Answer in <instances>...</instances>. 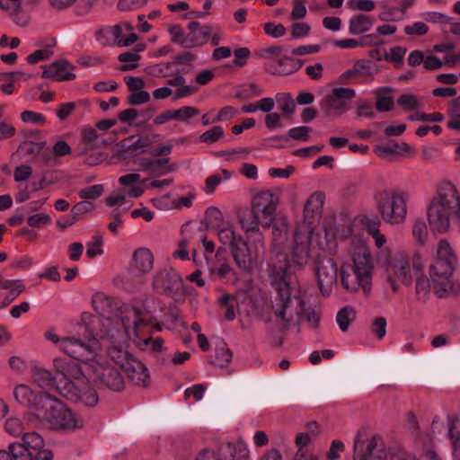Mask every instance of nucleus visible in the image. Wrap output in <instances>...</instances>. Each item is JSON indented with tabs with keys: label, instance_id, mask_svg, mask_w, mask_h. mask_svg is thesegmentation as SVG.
I'll return each instance as SVG.
<instances>
[{
	"label": "nucleus",
	"instance_id": "nucleus-4",
	"mask_svg": "<svg viewBox=\"0 0 460 460\" xmlns=\"http://www.w3.org/2000/svg\"><path fill=\"white\" fill-rule=\"evenodd\" d=\"M457 257L446 239L438 243L434 262L429 266L433 292L438 298H445L456 292L453 274Z\"/></svg>",
	"mask_w": 460,
	"mask_h": 460
},
{
	"label": "nucleus",
	"instance_id": "nucleus-57",
	"mask_svg": "<svg viewBox=\"0 0 460 460\" xmlns=\"http://www.w3.org/2000/svg\"><path fill=\"white\" fill-rule=\"evenodd\" d=\"M53 453L49 449H40L34 452H28L26 455L20 456L15 460H53Z\"/></svg>",
	"mask_w": 460,
	"mask_h": 460
},
{
	"label": "nucleus",
	"instance_id": "nucleus-14",
	"mask_svg": "<svg viewBox=\"0 0 460 460\" xmlns=\"http://www.w3.org/2000/svg\"><path fill=\"white\" fill-rule=\"evenodd\" d=\"M95 358L96 356L92 360H81L90 365L95 382L109 390L114 392L122 391L125 387V382L120 372L114 367L95 361Z\"/></svg>",
	"mask_w": 460,
	"mask_h": 460
},
{
	"label": "nucleus",
	"instance_id": "nucleus-31",
	"mask_svg": "<svg viewBox=\"0 0 460 460\" xmlns=\"http://www.w3.org/2000/svg\"><path fill=\"white\" fill-rule=\"evenodd\" d=\"M375 20L366 14H358L352 16L349 21V32L351 35H358L368 31Z\"/></svg>",
	"mask_w": 460,
	"mask_h": 460
},
{
	"label": "nucleus",
	"instance_id": "nucleus-54",
	"mask_svg": "<svg viewBox=\"0 0 460 460\" xmlns=\"http://www.w3.org/2000/svg\"><path fill=\"white\" fill-rule=\"evenodd\" d=\"M3 289L9 290L14 298L24 290V285L19 280L4 279L0 276V291Z\"/></svg>",
	"mask_w": 460,
	"mask_h": 460
},
{
	"label": "nucleus",
	"instance_id": "nucleus-17",
	"mask_svg": "<svg viewBox=\"0 0 460 460\" xmlns=\"http://www.w3.org/2000/svg\"><path fill=\"white\" fill-rule=\"evenodd\" d=\"M62 394L68 400L83 403L88 407H94L99 402L97 392L90 385L86 377L83 384L66 383L63 386Z\"/></svg>",
	"mask_w": 460,
	"mask_h": 460
},
{
	"label": "nucleus",
	"instance_id": "nucleus-30",
	"mask_svg": "<svg viewBox=\"0 0 460 460\" xmlns=\"http://www.w3.org/2000/svg\"><path fill=\"white\" fill-rule=\"evenodd\" d=\"M72 153L71 146L64 140H58L51 150H46L41 154V160L47 166H56L58 164V157L65 156Z\"/></svg>",
	"mask_w": 460,
	"mask_h": 460
},
{
	"label": "nucleus",
	"instance_id": "nucleus-52",
	"mask_svg": "<svg viewBox=\"0 0 460 460\" xmlns=\"http://www.w3.org/2000/svg\"><path fill=\"white\" fill-rule=\"evenodd\" d=\"M205 215L208 225H210L214 229H217L218 226L226 224V222L224 221L223 214L216 207L208 208Z\"/></svg>",
	"mask_w": 460,
	"mask_h": 460
},
{
	"label": "nucleus",
	"instance_id": "nucleus-16",
	"mask_svg": "<svg viewBox=\"0 0 460 460\" xmlns=\"http://www.w3.org/2000/svg\"><path fill=\"white\" fill-rule=\"evenodd\" d=\"M40 0H0V7L4 10L12 21L18 26L25 27L31 22V13Z\"/></svg>",
	"mask_w": 460,
	"mask_h": 460
},
{
	"label": "nucleus",
	"instance_id": "nucleus-41",
	"mask_svg": "<svg viewBox=\"0 0 460 460\" xmlns=\"http://www.w3.org/2000/svg\"><path fill=\"white\" fill-rule=\"evenodd\" d=\"M170 158L163 157L154 160L149 174L160 177L174 171V165L168 164Z\"/></svg>",
	"mask_w": 460,
	"mask_h": 460
},
{
	"label": "nucleus",
	"instance_id": "nucleus-36",
	"mask_svg": "<svg viewBox=\"0 0 460 460\" xmlns=\"http://www.w3.org/2000/svg\"><path fill=\"white\" fill-rule=\"evenodd\" d=\"M219 241L224 245H229L231 248L235 243H237V239H242L241 235H237L234 229L233 225L230 222H226V224L223 226H218L216 229Z\"/></svg>",
	"mask_w": 460,
	"mask_h": 460
},
{
	"label": "nucleus",
	"instance_id": "nucleus-49",
	"mask_svg": "<svg viewBox=\"0 0 460 460\" xmlns=\"http://www.w3.org/2000/svg\"><path fill=\"white\" fill-rule=\"evenodd\" d=\"M385 92H391L390 88H379L376 94L377 95L376 108L378 111L385 112L390 111L394 108V100L391 96H382L381 93Z\"/></svg>",
	"mask_w": 460,
	"mask_h": 460
},
{
	"label": "nucleus",
	"instance_id": "nucleus-25",
	"mask_svg": "<svg viewBox=\"0 0 460 460\" xmlns=\"http://www.w3.org/2000/svg\"><path fill=\"white\" fill-rule=\"evenodd\" d=\"M250 451L243 441L220 444L217 452L214 453V460H249Z\"/></svg>",
	"mask_w": 460,
	"mask_h": 460
},
{
	"label": "nucleus",
	"instance_id": "nucleus-35",
	"mask_svg": "<svg viewBox=\"0 0 460 460\" xmlns=\"http://www.w3.org/2000/svg\"><path fill=\"white\" fill-rule=\"evenodd\" d=\"M231 350L227 348L224 341H220L215 348V354L211 357L210 363L220 367H225L231 362Z\"/></svg>",
	"mask_w": 460,
	"mask_h": 460
},
{
	"label": "nucleus",
	"instance_id": "nucleus-22",
	"mask_svg": "<svg viewBox=\"0 0 460 460\" xmlns=\"http://www.w3.org/2000/svg\"><path fill=\"white\" fill-rule=\"evenodd\" d=\"M154 267V255L147 248H137L133 252L128 266L129 273L134 277H142L150 272Z\"/></svg>",
	"mask_w": 460,
	"mask_h": 460
},
{
	"label": "nucleus",
	"instance_id": "nucleus-28",
	"mask_svg": "<svg viewBox=\"0 0 460 460\" xmlns=\"http://www.w3.org/2000/svg\"><path fill=\"white\" fill-rule=\"evenodd\" d=\"M41 67L43 78H53L57 81H71L75 78V75L72 73L73 66L66 60H58Z\"/></svg>",
	"mask_w": 460,
	"mask_h": 460
},
{
	"label": "nucleus",
	"instance_id": "nucleus-59",
	"mask_svg": "<svg viewBox=\"0 0 460 460\" xmlns=\"http://www.w3.org/2000/svg\"><path fill=\"white\" fill-rule=\"evenodd\" d=\"M103 185L95 184L79 190L78 195L83 199H94L103 193Z\"/></svg>",
	"mask_w": 460,
	"mask_h": 460
},
{
	"label": "nucleus",
	"instance_id": "nucleus-64",
	"mask_svg": "<svg viewBox=\"0 0 460 460\" xmlns=\"http://www.w3.org/2000/svg\"><path fill=\"white\" fill-rule=\"evenodd\" d=\"M138 346L141 349L149 348L152 351L159 352L164 348V341L160 337H157L154 340L152 338H146L138 341Z\"/></svg>",
	"mask_w": 460,
	"mask_h": 460
},
{
	"label": "nucleus",
	"instance_id": "nucleus-47",
	"mask_svg": "<svg viewBox=\"0 0 460 460\" xmlns=\"http://www.w3.org/2000/svg\"><path fill=\"white\" fill-rule=\"evenodd\" d=\"M181 234L183 235L182 240L180 242L179 248L174 252V257L181 260H188L189 253L187 252V246L189 244L190 235V223L184 224L181 227Z\"/></svg>",
	"mask_w": 460,
	"mask_h": 460
},
{
	"label": "nucleus",
	"instance_id": "nucleus-48",
	"mask_svg": "<svg viewBox=\"0 0 460 460\" xmlns=\"http://www.w3.org/2000/svg\"><path fill=\"white\" fill-rule=\"evenodd\" d=\"M200 111L193 106H182L179 109L174 110L175 120L190 123V119L199 115Z\"/></svg>",
	"mask_w": 460,
	"mask_h": 460
},
{
	"label": "nucleus",
	"instance_id": "nucleus-23",
	"mask_svg": "<svg viewBox=\"0 0 460 460\" xmlns=\"http://www.w3.org/2000/svg\"><path fill=\"white\" fill-rule=\"evenodd\" d=\"M53 363L57 373L64 377L65 384L77 385L85 381L86 376L79 363L61 358H55Z\"/></svg>",
	"mask_w": 460,
	"mask_h": 460
},
{
	"label": "nucleus",
	"instance_id": "nucleus-24",
	"mask_svg": "<svg viewBox=\"0 0 460 460\" xmlns=\"http://www.w3.org/2000/svg\"><path fill=\"white\" fill-rule=\"evenodd\" d=\"M304 62L288 56L279 57L277 60H270L264 64L267 73L273 75H288L299 70Z\"/></svg>",
	"mask_w": 460,
	"mask_h": 460
},
{
	"label": "nucleus",
	"instance_id": "nucleus-5",
	"mask_svg": "<svg viewBox=\"0 0 460 460\" xmlns=\"http://www.w3.org/2000/svg\"><path fill=\"white\" fill-rule=\"evenodd\" d=\"M278 203V197L270 190H261L255 194L251 209L243 208L238 211L242 228L246 233H258L260 226L269 228L275 220Z\"/></svg>",
	"mask_w": 460,
	"mask_h": 460
},
{
	"label": "nucleus",
	"instance_id": "nucleus-37",
	"mask_svg": "<svg viewBox=\"0 0 460 460\" xmlns=\"http://www.w3.org/2000/svg\"><path fill=\"white\" fill-rule=\"evenodd\" d=\"M32 380L41 388H49L54 385L56 377L52 373L43 367H35L32 370Z\"/></svg>",
	"mask_w": 460,
	"mask_h": 460
},
{
	"label": "nucleus",
	"instance_id": "nucleus-29",
	"mask_svg": "<svg viewBox=\"0 0 460 460\" xmlns=\"http://www.w3.org/2000/svg\"><path fill=\"white\" fill-rule=\"evenodd\" d=\"M123 369L129 379L134 385L138 386H146L149 380L148 370L146 366L137 358L129 360Z\"/></svg>",
	"mask_w": 460,
	"mask_h": 460
},
{
	"label": "nucleus",
	"instance_id": "nucleus-44",
	"mask_svg": "<svg viewBox=\"0 0 460 460\" xmlns=\"http://www.w3.org/2000/svg\"><path fill=\"white\" fill-rule=\"evenodd\" d=\"M276 102L280 111L286 115H292L296 111V103L290 93H279L276 94Z\"/></svg>",
	"mask_w": 460,
	"mask_h": 460
},
{
	"label": "nucleus",
	"instance_id": "nucleus-63",
	"mask_svg": "<svg viewBox=\"0 0 460 460\" xmlns=\"http://www.w3.org/2000/svg\"><path fill=\"white\" fill-rule=\"evenodd\" d=\"M263 30L267 35L274 39L281 38L287 32L286 27L281 23L267 22L263 25Z\"/></svg>",
	"mask_w": 460,
	"mask_h": 460
},
{
	"label": "nucleus",
	"instance_id": "nucleus-42",
	"mask_svg": "<svg viewBox=\"0 0 460 460\" xmlns=\"http://www.w3.org/2000/svg\"><path fill=\"white\" fill-rule=\"evenodd\" d=\"M409 148L406 143H402V146L394 142H389L385 145L377 146L375 148V152L379 157H389L392 155L397 154L400 151H405Z\"/></svg>",
	"mask_w": 460,
	"mask_h": 460
},
{
	"label": "nucleus",
	"instance_id": "nucleus-2",
	"mask_svg": "<svg viewBox=\"0 0 460 460\" xmlns=\"http://www.w3.org/2000/svg\"><path fill=\"white\" fill-rule=\"evenodd\" d=\"M428 220L433 231L447 232L452 222L460 220V192L449 181H441L428 207Z\"/></svg>",
	"mask_w": 460,
	"mask_h": 460
},
{
	"label": "nucleus",
	"instance_id": "nucleus-62",
	"mask_svg": "<svg viewBox=\"0 0 460 460\" xmlns=\"http://www.w3.org/2000/svg\"><path fill=\"white\" fill-rule=\"evenodd\" d=\"M311 26L306 22H294L290 27L292 39H302L309 35Z\"/></svg>",
	"mask_w": 460,
	"mask_h": 460
},
{
	"label": "nucleus",
	"instance_id": "nucleus-15",
	"mask_svg": "<svg viewBox=\"0 0 460 460\" xmlns=\"http://www.w3.org/2000/svg\"><path fill=\"white\" fill-rule=\"evenodd\" d=\"M356 92L352 88L337 87L321 101V110L327 116H339L349 110L347 101L353 99Z\"/></svg>",
	"mask_w": 460,
	"mask_h": 460
},
{
	"label": "nucleus",
	"instance_id": "nucleus-55",
	"mask_svg": "<svg viewBox=\"0 0 460 460\" xmlns=\"http://www.w3.org/2000/svg\"><path fill=\"white\" fill-rule=\"evenodd\" d=\"M224 136L221 126H214L199 136V141L206 144H213Z\"/></svg>",
	"mask_w": 460,
	"mask_h": 460
},
{
	"label": "nucleus",
	"instance_id": "nucleus-3",
	"mask_svg": "<svg viewBox=\"0 0 460 460\" xmlns=\"http://www.w3.org/2000/svg\"><path fill=\"white\" fill-rule=\"evenodd\" d=\"M288 268V261L284 266H279L282 276L272 283L276 294L271 299V309L282 323L284 330H288L292 323H298L305 314L304 299L294 292L286 279Z\"/></svg>",
	"mask_w": 460,
	"mask_h": 460
},
{
	"label": "nucleus",
	"instance_id": "nucleus-6",
	"mask_svg": "<svg viewBox=\"0 0 460 460\" xmlns=\"http://www.w3.org/2000/svg\"><path fill=\"white\" fill-rule=\"evenodd\" d=\"M39 420L47 428L62 432H71L84 427L81 416L53 395Z\"/></svg>",
	"mask_w": 460,
	"mask_h": 460
},
{
	"label": "nucleus",
	"instance_id": "nucleus-9",
	"mask_svg": "<svg viewBox=\"0 0 460 460\" xmlns=\"http://www.w3.org/2000/svg\"><path fill=\"white\" fill-rule=\"evenodd\" d=\"M314 235L313 227L305 224L294 231L292 238L287 243V248L284 251L294 267L301 270L309 262L314 250Z\"/></svg>",
	"mask_w": 460,
	"mask_h": 460
},
{
	"label": "nucleus",
	"instance_id": "nucleus-8",
	"mask_svg": "<svg viewBox=\"0 0 460 460\" xmlns=\"http://www.w3.org/2000/svg\"><path fill=\"white\" fill-rule=\"evenodd\" d=\"M375 206L380 217L391 225L404 222L407 214L406 199L397 190H382L374 195Z\"/></svg>",
	"mask_w": 460,
	"mask_h": 460
},
{
	"label": "nucleus",
	"instance_id": "nucleus-27",
	"mask_svg": "<svg viewBox=\"0 0 460 460\" xmlns=\"http://www.w3.org/2000/svg\"><path fill=\"white\" fill-rule=\"evenodd\" d=\"M341 280L342 287L349 292H358L362 289L365 296H368L371 294L372 281L368 279V289L365 287L361 274L357 271L351 270L348 272V268L342 267L341 270Z\"/></svg>",
	"mask_w": 460,
	"mask_h": 460
},
{
	"label": "nucleus",
	"instance_id": "nucleus-60",
	"mask_svg": "<svg viewBox=\"0 0 460 460\" xmlns=\"http://www.w3.org/2000/svg\"><path fill=\"white\" fill-rule=\"evenodd\" d=\"M4 429L13 437H19L23 434L24 428L18 418H9L5 420Z\"/></svg>",
	"mask_w": 460,
	"mask_h": 460
},
{
	"label": "nucleus",
	"instance_id": "nucleus-11",
	"mask_svg": "<svg viewBox=\"0 0 460 460\" xmlns=\"http://www.w3.org/2000/svg\"><path fill=\"white\" fill-rule=\"evenodd\" d=\"M353 447L354 460H387L383 439L379 436H368L364 429L357 432Z\"/></svg>",
	"mask_w": 460,
	"mask_h": 460
},
{
	"label": "nucleus",
	"instance_id": "nucleus-53",
	"mask_svg": "<svg viewBox=\"0 0 460 460\" xmlns=\"http://www.w3.org/2000/svg\"><path fill=\"white\" fill-rule=\"evenodd\" d=\"M406 53V49L403 47H394L390 49V53H385L384 59L393 62L396 68H400L402 65L403 58Z\"/></svg>",
	"mask_w": 460,
	"mask_h": 460
},
{
	"label": "nucleus",
	"instance_id": "nucleus-38",
	"mask_svg": "<svg viewBox=\"0 0 460 460\" xmlns=\"http://www.w3.org/2000/svg\"><path fill=\"white\" fill-rule=\"evenodd\" d=\"M324 195L322 192H314L307 199L304 214L305 217H314V213H319L323 206Z\"/></svg>",
	"mask_w": 460,
	"mask_h": 460
},
{
	"label": "nucleus",
	"instance_id": "nucleus-43",
	"mask_svg": "<svg viewBox=\"0 0 460 460\" xmlns=\"http://www.w3.org/2000/svg\"><path fill=\"white\" fill-rule=\"evenodd\" d=\"M223 177L220 174H213L208 176L205 181L204 191L207 194H212L216 188L224 180H229L232 176V172L226 169H222Z\"/></svg>",
	"mask_w": 460,
	"mask_h": 460
},
{
	"label": "nucleus",
	"instance_id": "nucleus-1",
	"mask_svg": "<svg viewBox=\"0 0 460 460\" xmlns=\"http://www.w3.org/2000/svg\"><path fill=\"white\" fill-rule=\"evenodd\" d=\"M148 302V299H145L139 305L123 307L120 320L95 316L85 323L87 337L93 336L101 346V340L107 341L110 343L107 347L109 357L122 368L134 358L125 347L130 331L137 332V328L145 323L146 316L151 315Z\"/></svg>",
	"mask_w": 460,
	"mask_h": 460
},
{
	"label": "nucleus",
	"instance_id": "nucleus-61",
	"mask_svg": "<svg viewBox=\"0 0 460 460\" xmlns=\"http://www.w3.org/2000/svg\"><path fill=\"white\" fill-rule=\"evenodd\" d=\"M397 103L402 109L411 111L420 107V100L414 94H402L397 99Z\"/></svg>",
	"mask_w": 460,
	"mask_h": 460
},
{
	"label": "nucleus",
	"instance_id": "nucleus-34",
	"mask_svg": "<svg viewBox=\"0 0 460 460\" xmlns=\"http://www.w3.org/2000/svg\"><path fill=\"white\" fill-rule=\"evenodd\" d=\"M145 192L142 186H134L127 193L124 191H118L111 194L105 199V202L109 207L121 206L126 201V196L130 198H138Z\"/></svg>",
	"mask_w": 460,
	"mask_h": 460
},
{
	"label": "nucleus",
	"instance_id": "nucleus-7",
	"mask_svg": "<svg viewBox=\"0 0 460 460\" xmlns=\"http://www.w3.org/2000/svg\"><path fill=\"white\" fill-rule=\"evenodd\" d=\"M84 326L85 324L80 327L83 338L74 336L59 338L53 331H47L45 338L57 344L64 353L76 360H92L102 351V348L93 336L87 337L88 332H85Z\"/></svg>",
	"mask_w": 460,
	"mask_h": 460
},
{
	"label": "nucleus",
	"instance_id": "nucleus-45",
	"mask_svg": "<svg viewBox=\"0 0 460 460\" xmlns=\"http://www.w3.org/2000/svg\"><path fill=\"white\" fill-rule=\"evenodd\" d=\"M354 71L358 72V75L372 77L379 72L377 65L369 60L359 59L354 64Z\"/></svg>",
	"mask_w": 460,
	"mask_h": 460
},
{
	"label": "nucleus",
	"instance_id": "nucleus-19",
	"mask_svg": "<svg viewBox=\"0 0 460 460\" xmlns=\"http://www.w3.org/2000/svg\"><path fill=\"white\" fill-rule=\"evenodd\" d=\"M353 266L348 267L350 270H355L361 274L363 282L367 290L368 289V279L372 281L373 263L368 247L362 243L352 253Z\"/></svg>",
	"mask_w": 460,
	"mask_h": 460
},
{
	"label": "nucleus",
	"instance_id": "nucleus-56",
	"mask_svg": "<svg viewBox=\"0 0 460 460\" xmlns=\"http://www.w3.org/2000/svg\"><path fill=\"white\" fill-rule=\"evenodd\" d=\"M431 288L432 282L430 283V280L428 278L424 276H416V294L419 296V299L425 300Z\"/></svg>",
	"mask_w": 460,
	"mask_h": 460
},
{
	"label": "nucleus",
	"instance_id": "nucleus-20",
	"mask_svg": "<svg viewBox=\"0 0 460 460\" xmlns=\"http://www.w3.org/2000/svg\"><path fill=\"white\" fill-rule=\"evenodd\" d=\"M188 28L190 32L181 41V45L187 49L203 46L208 41L214 31L212 25H201L199 22L195 21L190 22L188 24Z\"/></svg>",
	"mask_w": 460,
	"mask_h": 460
},
{
	"label": "nucleus",
	"instance_id": "nucleus-46",
	"mask_svg": "<svg viewBox=\"0 0 460 460\" xmlns=\"http://www.w3.org/2000/svg\"><path fill=\"white\" fill-rule=\"evenodd\" d=\"M118 59L122 63H127L119 66L120 71H129L138 66L137 61L140 59V56L137 50L128 51L121 53Z\"/></svg>",
	"mask_w": 460,
	"mask_h": 460
},
{
	"label": "nucleus",
	"instance_id": "nucleus-12",
	"mask_svg": "<svg viewBox=\"0 0 460 460\" xmlns=\"http://www.w3.org/2000/svg\"><path fill=\"white\" fill-rule=\"evenodd\" d=\"M314 271L322 295L329 296L337 284V263L332 258L319 253L314 258Z\"/></svg>",
	"mask_w": 460,
	"mask_h": 460
},
{
	"label": "nucleus",
	"instance_id": "nucleus-10",
	"mask_svg": "<svg viewBox=\"0 0 460 460\" xmlns=\"http://www.w3.org/2000/svg\"><path fill=\"white\" fill-rule=\"evenodd\" d=\"M151 286L155 293L170 296L176 302L186 295L181 276L171 268H164L155 271Z\"/></svg>",
	"mask_w": 460,
	"mask_h": 460
},
{
	"label": "nucleus",
	"instance_id": "nucleus-58",
	"mask_svg": "<svg viewBox=\"0 0 460 460\" xmlns=\"http://www.w3.org/2000/svg\"><path fill=\"white\" fill-rule=\"evenodd\" d=\"M412 235L414 239L423 244L428 236V229L426 223L422 219H418L414 222L412 226Z\"/></svg>",
	"mask_w": 460,
	"mask_h": 460
},
{
	"label": "nucleus",
	"instance_id": "nucleus-26",
	"mask_svg": "<svg viewBox=\"0 0 460 460\" xmlns=\"http://www.w3.org/2000/svg\"><path fill=\"white\" fill-rule=\"evenodd\" d=\"M44 447L43 438L36 432H27L22 434V442H13L10 444L13 449L14 460L22 455L28 452H34L42 449Z\"/></svg>",
	"mask_w": 460,
	"mask_h": 460
},
{
	"label": "nucleus",
	"instance_id": "nucleus-21",
	"mask_svg": "<svg viewBox=\"0 0 460 460\" xmlns=\"http://www.w3.org/2000/svg\"><path fill=\"white\" fill-rule=\"evenodd\" d=\"M230 252L236 266L242 272L249 273L252 270L257 254L251 251L243 238L237 239V243L230 248Z\"/></svg>",
	"mask_w": 460,
	"mask_h": 460
},
{
	"label": "nucleus",
	"instance_id": "nucleus-39",
	"mask_svg": "<svg viewBox=\"0 0 460 460\" xmlns=\"http://www.w3.org/2000/svg\"><path fill=\"white\" fill-rule=\"evenodd\" d=\"M448 435L453 447V455L456 458H460V419L450 421Z\"/></svg>",
	"mask_w": 460,
	"mask_h": 460
},
{
	"label": "nucleus",
	"instance_id": "nucleus-51",
	"mask_svg": "<svg viewBox=\"0 0 460 460\" xmlns=\"http://www.w3.org/2000/svg\"><path fill=\"white\" fill-rule=\"evenodd\" d=\"M281 46H271L269 48H263L257 50L254 55L260 59H264L267 62L270 60H277L283 51Z\"/></svg>",
	"mask_w": 460,
	"mask_h": 460
},
{
	"label": "nucleus",
	"instance_id": "nucleus-18",
	"mask_svg": "<svg viewBox=\"0 0 460 460\" xmlns=\"http://www.w3.org/2000/svg\"><path fill=\"white\" fill-rule=\"evenodd\" d=\"M420 270V263H417L415 260L410 262L402 253L396 254L390 264V270L406 286L412 283L413 278L419 275Z\"/></svg>",
	"mask_w": 460,
	"mask_h": 460
},
{
	"label": "nucleus",
	"instance_id": "nucleus-32",
	"mask_svg": "<svg viewBox=\"0 0 460 460\" xmlns=\"http://www.w3.org/2000/svg\"><path fill=\"white\" fill-rule=\"evenodd\" d=\"M272 241L277 254L281 255L289 241L288 239V226L286 223L283 222L273 226Z\"/></svg>",
	"mask_w": 460,
	"mask_h": 460
},
{
	"label": "nucleus",
	"instance_id": "nucleus-50",
	"mask_svg": "<svg viewBox=\"0 0 460 460\" xmlns=\"http://www.w3.org/2000/svg\"><path fill=\"white\" fill-rule=\"evenodd\" d=\"M312 132V128L306 126H299L292 128L288 130V136L279 137V138L283 140L295 139L300 141H307L309 139V134Z\"/></svg>",
	"mask_w": 460,
	"mask_h": 460
},
{
	"label": "nucleus",
	"instance_id": "nucleus-13",
	"mask_svg": "<svg viewBox=\"0 0 460 460\" xmlns=\"http://www.w3.org/2000/svg\"><path fill=\"white\" fill-rule=\"evenodd\" d=\"M13 397L22 406L30 409L39 417L43 410L51 402L52 395L46 392H35L27 385H18L13 389Z\"/></svg>",
	"mask_w": 460,
	"mask_h": 460
},
{
	"label": "nucleus",
	"instance_id": "nucleus-40",
	"mask_svg": "<svg viewBox=\"0 0 460 460\" xmlns=\"http://www.w3.org/2000/svg\"><path fill=\"white\" fill-rule=\"evenodd\" d=\"M355 317V310L351 306H344L338 312L336 322L342 332H347Z\"/></svg>",
	"mask_w": 460,
	"mask_h": 460
},
{
	"label": "nucleus",
	"instance_id": "nucleus-33",
	"mask_svg": "<svg viewBox=\"0 0 460 460\" xmlns=\"http://www.w3.org/2000/svg\"><path fill=\"white\" fill-rule=\"evenodd\" d=\"M120 157L127 159L146 153L138 138L134 136L127 137L120 142Z\"/></svg>",
	"mask_w": 460,
	"mask_h": 460
}]
</instances>
